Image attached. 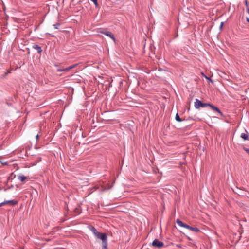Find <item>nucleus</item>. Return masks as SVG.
Masks as SVG:
<instances>
[{
	"mask_svg": "<svg viewBox=\"0 0 249 249\" xmlns=\"http://www.w3.org/2000/svg\"><path fill=\"white\" fill-rule=\"evenodd\" d=\"M8 74V73L7 72H5L4 75H3V77H6L7 76V75Z\"/></svg>",
	"mask_w": 249,
	"mask_h": 249,
	"instance_id": "4be33fe9",
	"label": "nucleus"
},
{
	"mask_svg": "<svg viewBox=\"0 0 249 249\" xmlns=\"http://www.w3.org/2000/svg\"><path fill=\"white\" fill-rule=\"evenodd\" d=\"M70 70V69H69V67L64 69V71H68Z\"/></svg>",
	"mask_w": 249,
	"mask_h": 249,
	"instance_id": "a211bd4d",
	"label": "nucleus"
},
{
	"mask_svg": "<svg viewBox=\"0 0 249 249\" xmlns=\"http://www.w3.org/2000/svg\"><path fill=\"white\" fill-rule=\"evenodd\" d=\"M175 119H176V120L178 122H181L182 121V120L180 118L179 115L178 113H177L176 114V116H175Z\"/></svg>",
	"mask_w": 249,
	"mask_h": 249,
	"instance_id": "9b49d317",
	"label": "nucleus"
},
{
	"mask_svg": "<svg viewBox=\"0 0 249 249\" xmlns=\"http://www.w3.org/2000/svg\"><path fill=\"white\" fill-rule=\"evenodd\" d=\"M26 178L27 177L23 175H19L18 177V178L22 182L24 181L26 179Z\"/></svg>",
	"mask_w": 249,
	"mask_h": 249,
	"instance_id": "9d476101",
	"label": "nucleus"
},
{
	"mask_svg": "<svg viewBox=\"0 0 249 249\" xmlns=\"http://www.w3.org/2000/svg\"><path fill=\"white\" fill-rule=\"evenodd\" d=\"M246 19H247V21L248 22H249V18L247 17V18H246Z\"/></svg>",
	"mask_w": 249,
	"mask_h": 249,
	"instance_id": "5701e85b",
	"label": "nucleus"
},
{
	"mask_svg": "<svg viewBox=\"0 0 249 249\" xmlns=\"http://www.w3.org/2000/svg\"><path fill=\"white\" fill-rule=\"evenodd\" d=\"M176 223L180 227H184L186 228L193 232L198 233L200 232V230L196 227H191L186 224L183 223L181 220L178 219H177L176 220Z\"/></svg>",
	"mask_w": 249,
	"mask_h": 249,
	"instance_id": "f03ea898",
	"label": "nucleus"
},
{
	"mask_svg": "<svg viewBox=\"0 0 249 249\" xmlns=\"http://www.w3.org/2000/svg\"><path fill=\"white\" fill-rule=\"evenodd\" d=\"M178 36V34H177V35H176V37H177Z\"/></svg>",
	"mask_w": 249,
	"mask_h": 249,
	"instance_id": "cd10ccee",
	"label": "nucleus"
},
{
	"mask_svg": "<svg viewBox=\"0 0 249 249\" xmlns=\"http://www.w3.org/2000/svg\"><path fill=\"white\" fill-rule=\"evenodd\" d=\"M152 245L154 247L160 248L164 246V243L159 241L158 239H156L153 241Z\"/></svg>",
	"mask_w": 249,
	"mask_h": 249,
	"instance_id": "20e7f679",
	"label": "nucleus"
},
{
	"mask_svg": "<svg viewBox=\"0 0 249 249\" xmlns=\"http://www.w3.org/2000/svg\"><path fill=\"white\" fill-rule=\"evenodd\" d=\"M91 0V1L93 2L94 3L96 7H98V4L97 0Z\"/></svg>",
	"mask_w": 249,
	"mask_h": 249,
	"instance_id": "ddd939ff",
	"label": "nucleus"
},
{
	"mask_svg": "<svg viewBox=\"0 0 249 249\" xmlns=\"http://www.w3.org/2000/svg\"><path fill=\"white\" fill-rule=\"evenodd\" d=\"M33 48L36 50L38 53H41L42 51L41 47L37 45H33Z\"/></svg>",
	"mask_w": 249,
	"mask_h": 249,
	"instance_id": "1a4fd4ad",
	"label": "nucleus"
},
{
	"mask_svg": "<svg viewBox=\"0 0 249 249\" xmlns=\"http://www.w3.org/2000/svg\"><path fill=\"white\" fill-rule=\"evenodd\" d=\"M60 24L59 23H56L53 25L55 29H58Z\"/></svg>",
	"mask_w": 249,
	"mask_h": 249,
	"instance_id": "4468645a",
	"label": "nucleus"
},
{
	"mask_svg": "<svg viewBox=\"0 0 249 249\" xmlns=\"http://www.w3.org/2000/svg\"><path fill=\"white\" fill-rule=\"evenodd\" d=\"M38 137H39V136H38V135L37 134V135L36 136V139L37 140L38 139Z\"/></svg>",
	"mask_w": 249,
	"mask_h": 249,
	"instance_id": "a878e982",
	"label": "nucleus"
},
{
	"mask_svg": "<svg viewBox=\"0 0 249 249\" xmlns=\"http://www.w3.org/2000/svg\"><path fill=\"white\" fill-rule=\"evenodd\" d=\"M5 205L4 202L0 203V207Z\"/></svg>",
	"mask_w": 249,
	"mask_h": 249,
	"instance_id": "412c9836",
	"label": "nucleus"
},
{
	"mask_svg": "<svg viewBox=\"0 0 249 249\" xmlns=\"http://www.w3.org/2000/svg\"><path fill=\"white\" fill-rule=\"evenodd\" d=\"M243 149H244V150L245 151H246V153H247V154H248L249 155V148H246V147H243Z\"/></svg>",
	"mask_w": 249,
	"mask_h": 249,
	"instance_id": "f3484780",
	"label": "nucleus"
},
{
	"mask_svg": "<svg viewBox=\"0 0 249 249\" xmlns=\"http://www.w3.org/2000/svg\"><path fill=\"white\" fill-rule=\"evenodd\" d=\"M223 25H224V22H221V24H220V25L219 27L220 29H221L222 28Z\"/></svg>",
	"mask_w": 249,
	"mask_h": 249,
	"instance_id": "6ab92c4d",
	"label": "nucleus"
},
{
	"mask_svg": "<svg viewBox=\"0 0 249 249\" xmlns=\"http://www.w3.org/2000/svg\"><path fill=\"white\" fill-rule=\"evenodd\" d=\"M107 242L102 243V249H107Z\"/></svg>",
	"mask_w": 249,
	"mask_h": 249,
	"instance_id": "f8f14e48",
	"label": "nucleus"
},
{
	"mask_svg": "<svg viewBox=\"0 0 249 249\" xmlns=\"http://www.w3.org/2000/svg\"><path fill=\"white\" fill-rule=\"evenodd\" d=\"M210 107L213 111H215L219 113L221 116L223 115V113L221 112L220 110L218 108H217L216 106H214L212 104H210Z\"/></svg>",
	"mask_w": 249,
	"mask_h": 249,
	"instance_id": "0eeeda50",
	"label": "nucleus"
},
{
	"mask_svg": "<svg viewBox=\"0 0 249 249\" xmlns=\"http://www.w3.org/2000/svg\"><path fill=\"white\" fill-rule=\"evenodd\" d=\"M246 133H242L241 134V138H242L244 140H249V135H248V132L247 130H245Z\"/></svg>",
	"mask_w": 249,
	"mask_h": 249,
	"instance_id": "6e6552de",
	"label": "nucleus"
},
{
	"mask_svg": "<svg viewBox=\"0 0 249 249\" xmlns=\"http://www.w3.org/2000/svg\"><path fill=\"white\" fill-rule=\"evenodd\" d=\"M245 4L246 6H248V2L247 0L245 1Z\"/></svg>",
	"mask_w": 249,
	"mask_h": 249,
	"instance_id": "393cba45",
	"label": "nucleus"
},
{
	"mask_svg": "<svg viewBox=\"0 0 249 249\" xmlns=\"http://www.w3.org/2000/svg\"><path fill=\"white\" fill-rule=\"evenodd\" d=\"M101 33L105 35H106L107 36H108V37H109L110 38H111L114 41H115V37L114 36V35L111 32H109V31H101L100 32Z\"/></svg>",
	"mask_w": 249,
	"mask_h": 249,
	"instance_id": "39448f33",
	"label": "nucleus"
},
{
	"mask_svg": "<svg viewBox=\"0 0 249 249\" xmlns=\"http://www.w3.org/2000/svg\"><path fill=\"white\" fill-rule=\"evenodd\" d=\"M7 73H11V71L10 70H8L6 72Z\"/></svg>",
	"mask_w": 249,
	"mask_h": 249,
	"instance_id": "b1692460",
	"label": "nucleus"
},
{
	"mask_svg": "<svg viewBox=\"0 0 249 249\" xmlns=\"http://www.w3.org/2000/svg\"><path fill=\"white\" fill-rule=\"evenodd\" d=\"M204 75V76H205V78L208 80L209 81L211 82H213V80L209 77H207L206 75H204V74H203Z\"/></svg>",
	"mask_w": 249,
	"mask_h": 249,
	"instance_id": "2eb2a0df",
	"label": "nucleus"
},
{
	"mask_svg": "<svg viewBox=\"0 0 249 249\" xmlns=\"http://www.w3.org/2000/svg\"><path fill=\"white\" fill-rule=\"evenodd\" d=\"M91 231L97 238L102 240V243L107 242V237L106 233L98 232L94 227H91Z\"/></svg>",
	"mask_w": 249,
	"mask_h": 249,
	"instance_id": "f257e3e1",
	"label": "nucleus"
},
{
	"mask_svg": "<svg viewBox=\"0 0 249 249\" xmlns=\"http://www.w3.org/2000/svg\"><path fill=\"white\" fill-rule=\"evenodd\" d=\"M210 103H203L198 99H196L194 103V106L196 109H199L200 107H210Z\"/></svg>",
	"mask_w": 249,
	"mask_h": 249,
	"instance_id": "7ed1b4c3",
	"label": "nucleus"
},
{
	"mask_svg": "<svg viewBox=\"0 0 249 249\" xmlns=\"http://www.w3.org/2000/svg\"><path fill=\"white\" fill-rule=\"evenodd\" d=\"M57 71L58 72H61V71H64V69H57Z\"/></svg>",
	"mask_w": 249,
	"mask_h": 249,
	"instance_id": "aec40b11",
	"label": "nucleus"
},
{
	"mask_svg": "<svg viewBox=\"0 0 249 249\" xmlns=\"http://www.w3.org/2000/svg\"><path fill=\"white\" fill-rule=\"evenodd\" d=\"M77 65H78V64H74L71 66H69V69H70V70H71V69L75 68Z\"/></svg>",
	"mask_w": 249,
	"mask_h": 249,
	"instance_id": "dca6fc26",
	"label": "nucleus"
},
{
	"mask_svg": "<svg viewBox=\"0 0 249 249\" xmlns=\"http://www.w3.org/2000/svg\"><path fill=\"white\" fill-rule=\"evenodd\" d=\"M4 203L5 205L9 204L12 206H14V205H16V204H17L18 202V201L15 200H11L5 201H4Z\"/></svg>",
	"mask_w": 249,
	"mask_h": 249,
	"instance_id": "423d86ee",
	"label": "nucleus"
},
{
	"mask_svg": "<svg viewBox=\"0 0 249 249\" xmlns=\"http://www.w3.org/2000/svg\"><path fill=\"white\" fill-rule=\"evenodd\" d=\"M247 12L249 13V8L247 9Z\"/></svg>",
	"mask_w": 249,
	"mask_h": 249,
	"instance_id": "bb28decb",
	"label": "nucleus"
}]
</instances>
